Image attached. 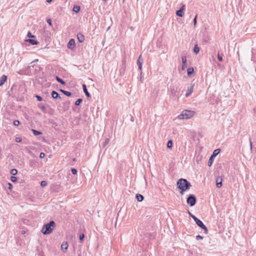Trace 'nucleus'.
<instances>
[{"label": "nucleus", "instance_id": "obj_1", "mask_svg": "<svg viewBox=\"0 0 256 256\" xmlns=\"http://www.w3.org/2000/svg\"><path fill=\"white\" fill-rule=\"evenodd\" d=\"M176 186L180 190V194H184V192L190 190L192 186L190 182L184 178H180L176 182Z\"/></svg>", "mask_w": 256, "mask_h": 256}, {"label": "nucleus", "instance_id": "obj_2", "mask_svg": "<svg viewBox=\"0 0 256 256\" xmlns=\"http://www.w3.org/2000/svg\"><path fill=\"white\" fill-rule=\"evenodd\" d=\"M55 226V222L54 220H51L48 224L44 225L42 229V232L44 234H48L51 233Z\"/></svg>", "mask_w": 256, "mask_h": 256}, {"label": "nucleus", "instance_id": "obj_3", "mask_svg": "<svg viewBox=\"0 0 256 256\" xmlns=\"http://www.w3.org/2000/svg\"><path fill=\"white\" fill-rule=\"evenodd\" d=\"M195 114V112L190 110H184L178 116V118L180 120L182 119H189L192 118Z\"/></svg>", "mask_w": 256, "mask_h": 256}, {"label": "nucleus", "instance_id": "obj_4", "mask_svg": "<svg viewBox=\"0 0 256 256\" xmlns=\"http://www.w3.org/2000/svg\"><path fill=\"white\" fill-rule=\"evenodd\" d=\"M196 198L193 194H190L188 198H186V203L190 206H194L196 204Z\"/></svg>", "mask_w": 256, "mask_h": 256}, {"label": "nucleus", "instance_id": "obj_5", "mask_svg": "<svg viewBox=\"0 0 256 256\" xmlns=\"http://www.w3.org/2000/svg\"><path fill=\"white\" fill-rule=\"evenodd\" d=\"M194 220L195 222L196 223V224L199 227H200L201 228L204 230V234H208V229L206 227V226L204 224V223L202 222V220H199L197 218H194Z\"/></svg>", "mask_w": 256, "mask_h": 256}, {"label": "nucleus", "instance_id": "obj_6", "mask_svg": "<svg viewBox=\"0 0 256 256\" xmlns=\"http://www.w3.org/2000/svg\"><path fill=\"white\" fill-rule=\"evenodd\" d=\"M185 10V6L182 5L180 8L176 11V16L182 17L184 14V10Z\"/></svg>", "mask_w": 256, "mask_h": 256}, {"label": "nucleus", "instance_id": "obj_7", "mask_svg": "<svg viewBox=\"0 0 256 256\" xmlns=\"http://www.w3.org/2000/svg\"><path fill=\"white\" fill-rule=\"evenodd\" d=\"M144 62V60L142 58V55H140L138 56V60H137V64L138 68V69L142 71V66Z\"/></svg>", "mask_w": 256, "mask_h": 256}, {"label": "nucleus", "instance_id": "obj_8", "mask_svg": "<svg viewBox=\"0 0 256 256\" xmlns=\"http://www.w3.org/2000/svg\"><path fill=\"white\" fill-rule=\"evenodd\" d=\"M75 41L74 39H70L68 44V48L70 50H73L75 48Z\"/></svg>", "mask_w": 256, "mask_h": 256}, {"label": "nucleus", "instance_id": "obj_9", "mask_svg": "<svg viewBox=\"0 0 256 256\" xmlns=\"http://www.w3.org/2000/svg\"><path fill=\"white\" fill-rule=\"evenodd\" d=\"M222 177L218 176V177L216 178V186L218 188H220L222 187Z\"/></svg>", "mask_w": 256, "mask_h": 256}, {"label": "nucleus", "instance_id": "obj_10", "mask_svg": "<svg viewBox=\"0 0 256 256\" xmlns=\"http://www.w3.org/2000/svg\"><path fill=\"white\" fill-rule=\"evenodd\" d=\"M193 88L194 85H192L188 88L186 92V97H188L192 94L193 91Z\"/></svg>", "mask_w": 256, "mask_h": 256}, {"label": "nucleus", "instance_id": "obj_11", "mask_svg": "<svg viewBox=\"0 0 256 256\" xmlns=\"http://www.w3.org/2000/svg\"><path fill=\"white\" fill-rule=\"evenodd\" d=\"M182 70H184L186 68V56H183L182 58Z\"/></svg>", "mask_w": 256, "mask_h": 256}, {"label": "nucleus", "instance_id": "obj_12", "mask_svg": "<svg viewBox=\"0 0 256 256\" xmlns=\"http://www.w3.org/2000/svg\"><path fill=\"white\" fill-rule=\"evenodd\" d=\"M52 96L54 99H61L59 94L55 90H53L52 92Z\"/></svg>", "mask_w": 256, "mask_h": 256}, {"label": "nucleus", "instance_id": "obj_13", "mask_svg": "<svg viewBox=\"0 0 256 256\" xmlns=\"http://www.w3.org/2000/svg\"><path fill=\"white\" fill-rule=\"evenodd\" d=\"M82 86L83 90H84L86 96L88 98L91 97V96H90V94L88 92V90H87L86 85L85 84H83Z\"/></svg>", "mask_w": 256, "mask_h": 256}, {"label": "nucleus", "instance_id": "obj_14", "mask_svg": "<svg viewBox=\"0 0 256 256\" xmlns=\"http://www.w3.org/2000/svg\"><path fill=\"white\" fill-rule=\"evenodd\" d=\"M77 38L80 42H82L84 40V36L81 33H78L77 34Z\"/></svg>", "mask_w": 256, "mask_h": 256}, {"label": "nucleus", "instance_id": "obj_15", "mask_svg": "<svg viewBox=\"0 0 256 256\" xmlns=\"http://www.w3.org/2000/svg\"><path fill=\"white\" fill-rule=\"evenodd\" d=\"M7 80V76L3 75L0 78V86H2Z\"/></svg>", "mask_w": 256, "mask_h": 256}, {"label": "nucleus", "instance_id": "obj_16", "mask_svg": "<svg viewBox=\"0 0 256 256\" xmlns=\"http://www.w3.org/2000/svg\"><path fill=\"white\" fill-rule=\"evenodd\" d=\"M38 106L42 110L43 112L50 114V112L46 110V107L42 104H38Z\"/></svg>", "mask_w": 256, "mask_h": 256}, {"label": "nucleus", "instance_id": "obj_17", "mask_svg": "<svg viewBox=\"0 0 256 256\" xmlns=\"http://www.w3.org/2000/svg\"><path fill=\"white\" fill-rule=\"evenodd\" d=\"M68 245L66 242H64L61 245V248L63 251L66 252L68 250Z\"/></svg>", "mask_w": 256, "mask_h": 256}, {"label": "nucleus", "instance_id": "obj_18", "mask_svg": "<svg viewBox=\"0 0 256 256\" xmlns=\"http://www.w3.org/2000/svg\"><path fill=\"white\" fill-rule=\"evenodd\" d=\"M126 70V64L123 62L122 67L120 69V75H124Z\"/></svg>", "mask_w": 256, "mask_h": 256}, {"label": "nucleus", "instance_id": "obj_19", "mask_svg": "<svg viewBox=\"0 0 256 256\" xmlns=\"http://www.w3.org/2000/svg\"><path fill=\"white\" fill-rule=\"evenodd\" d=\"M26 42L30 43L32 45H36L38 44V42L37 40H34V39H31V38L26 40Z\"/></svg>", "mask_w": 256, "mask_h": 256}, {"label": "nucleus", "instance_id": "obj_20", "mask_svg": "<svg viewBox=\"0 0 256 256\" xmlns=\"http://www.w3.org/2000/svg\"><path fill=\"white\" fill-rule=\"evenodd\" d=\"M70 102L69 101L66 102H64L63 104L64 106V111L68 110L70 107Z\"/></svg>", "mask_w": 256, "mask_h": 256}, {"label": "nucleus", "instance_id": "obj_21", "mask_svg": "<svg viewBox=\"0 0 256 256\" xmlns=\"http://www.w3.org/2000/svg\"><path fill=\"white\" fill-rule=\"evenodd\" d=\"M136 198L138 201V202H142L143 200L144 197V196L141 194H136Z\"/></svg>", "mask_w": 256, "mask_h": 256}, {"label": "nucleus", "instance_id": "obj_22", "mask_svg": "<svg viewBox=\"0 0 256 256\" xmlns=\"http://www.w3.org/2000/svg\"><path fill=\"white\" fill-rule=\"evenodd\" d=\"M214 157L211 156L208 160V166H210L213 162L214 160Z\"/></svg>", "mask_w": 256, "mask_h": 256}, {"label": "nucleus", "instance_id": "obj_23", "mask_svg": "<svg viewBox=\"0 0 256 256\" xmlns=\"http://www.w3.org/2000/svg\"><path fill=\"white\" fill-rule=\"evenodd\" d=\"M200 52V48L197 44H196L194 48V52L196 54H198Z\"/></svg>", "mask_w": 256, "mask_h": 256}, {"label": "nucleus", "instance_id": "obj_24", "mask_svg": "<svg viewBox=\"0 0 256 256\" xmlns=\"http://www.w3.org/2000/svg\"><path fill=\"white\" fill-rule=\"evenodd\" d=\"M56 79L58 82L60 83L61 84L63 85L66 84L65 82L58 76H56Z\"/></svg>", "mask_w": 256, "mask_h": 256}, {"label": "nucleus", "instance_id": "obj_25", "mask_svg": "<svg viewBox=\"0 0 256 256\" xmlns=\"http://www.w3.org/2000/svg\"><path fill=\"white\" fill-rule=\"evenodd\" d=\"M60 91L62 92L64 95L68 96H71L72 95V94L70 92H68V91H66V90H60Z\"/></svg>", "mask_w": 256, "mask_h": 256}, {"label": "nucleus", "instance_id": "obj_26", "mask_svg": "<svg viewBox=\"0 0 256 256\" xmlns=\"http://www.w3.org/2000/svg\"><path fill=\"white\" fill-rule=\"evenodd\" d=\"M220 148L214 150L212 156L215 158L220 153Z\"/></svg>", "mask_w": 256, "mask_h": 256}, {"label": "nucleus", "instance_id": "obj_27", "mask_svg": "<svg viewBox=\"0 0 256 256\" xmlns=\"http://www.w3.org/2000/svg\"><path fill=\"white\" fill-rule=\"evenodd\" d=\"M32 132H33L34 134V136H39V135H40V134H42V132H40V131H38V130H34V129H32Z\"/></svg>", "mask_w": 256, "mask_h": 256}, {"label": "nucleus", "instance_id": "obj_28", "mask_svg": "<svg viewBox=\"0 0 256 256\" xmlns=\"http://www.w3.org/2000/svg\"><path fill=\"white\" fill-rule=\"evenodd\" d=\"M194 72V68H188L187 70V74L188 76H190Z\"/></svg>", "mask_w": 256, "mask_h": 256}, {"label": "nucleus", "instance_id": "obj_29", "mask_svg": "<svg viewBox=\"0 0 256 256\" xmlns=\"http://www.w3.org/2000/svg\"><path fill=\"white\" fill-rule=\"evenodd\" d=\"M167 148H170L172 146V140H169L167 142Z\"/></svg>", "mask_w": 256, "mask_h": 256}, {"label": "nucleus", "instance_id": "obj_30", "mask_svg": "<svg viewBox=\"0 0 256 256\" xmlns=\"http://www.w3.org/2000/svg\"><path fill=\"white\" fill-rule=\"evenodd\" d=\"M80 10V6H74L73 8V10L76 12H78Z\"/></svg>", "mask_w": 256, "mask_h": 256}, {"label": "nucleus", "instance_id": "obj_31", "mask_svg": "<svg viewBox=\"0 0 256 256\" xmlns=\"http://www.w3.org/2000/svg\"><path fill=\"white\" fill-rule=\"evenodd\" d=\"M18 173V170L16 169V168H13L10 171V174L12 175V176H15Z\"/></svg>", "mask_w": 256, "mask_h": 256}, {"label": "nucleus", "instance_id": "obj_32", "mask_svg": "<svg viewBox=\"0 0 256 256\" xmlns=\"http://www.w3.org/2000/svg\"><path fill=\"white\" fill-rule=\"evenodd\" d=\"M82 102V98L78 99L75 102V105L78 106Z\"/></svg>", "mask_w": 256, "mask_h": 256}, {"label": "nucleus", "instance_id": "obj_33", "mask_svg": "<svg viewBox=\"0 0 256 256\" xmlns=\"http://www.w3.org/2000/svg\"><path fill=\"white\" fill-rule=\"evenodd\" d=\"M84 234H82L80 235L79 238L80 240V242L82 243L84 239Z\"/></svg>", "mask_w": 256, "mask_h": 256}, {"label": "nucleus", "instance_id": "obj_34", "mask_svg": "<svg viewBox=\"0 0 256 256\" xmlns=\"http://www.w3.org/2000/svg\"><path fill=\"white\" fill-rule=\"evenodd\" d=\"M17 178L14 176H12L10 178V180L13 182H16L17 181Z\"/></svg>", "mask_w": 256, "mask_h": 256}, {"label": "nucleus", "instance_id": "obj_35", "mask_svg": "<svg viewBox=\"0 0 256 256\" xmlns=\"http://www.w3.org/2000/svg\"><path fill=\"white\" fill-rule=\"evenodd\" d=\"M48 184V183L45 180H42L41 182H40V186H42V187H44L46 186H47Z\"/></svg>", "mask_w": 256, "mask_h": 256}, {"label": "nucleus", "instance_id": "obj_36", "mask_svg": "<svg viewBox=\"0 0 256 256\" xmlns=\"http://www.w3.org/2000/svg\"><path fill=\"white\" fill-rule=\"evenodd\" d=\"M108 142H109V139L106 138L102 144L103 147L106 146L108 144Z\"/></svg>", "mask_w": 256, "mask_h": 256}, {"label": "nucleus", "instance_id": "obj_37", "mask_svg": "<svg viewBox=\"0 0 256 256\" xmlns=\"http://www.w3.org/2000/svg\"><path fill=\"white\" fill-rule=\"evenodd\" d=\"M28 37L29 38H35V36L34 35H32V33L30 32H28L27 34Z\"/></svg>", "mask_w": 256, "mask_h": 256}, {"label": "nucleus", "instance_id": "obj_38", "mask_svg": "<svg viewBox=\"0 0 256 256\" xmlns=\"http://www.w3.org/2000/svg\"><path fill=\"white\" fill-rule=\"evenodd\" d=\"M13 124L15 126H18L20 124V122L18 120H14L13 122Z\"/></svg>", "mask_w": 256, "mask_h": 256}, {"label": "nucleus", "instance_id": "obj_39", "mask_svg": "<svg viewBox=\"0 0 256 256\" xmlns=\"http://www.w3.org/2000/svg\"><path fill=\"white\" fill-rule=\"evenodd\" d=\"M73 174H76L78 172L76 168H72L71 170Z\"/></svg>", "mask_w": 256, "mask_h": 256}, {"label": "nucleus", "instance_id": "obj_40", "mask_svg": "<svg viewBox=\"0 0 256 256\" xmlns=\"http://www.w3.org/2000/svg\"><path fill=\"white\" fill-rule=\"evenodd\" d=\"M22 139L20 137H16V142H22Z\"/></svg>", "mask_w": 256, "mask_h": 256}, {"label": "nucleus", "instance_id": "obj_41", "mask_svg": "<svg viewBox=\"0 0 256 256\" xmlns=\"http://www.w3.org/2000/svg\"><path fill=\"white\" fill-rule=\"evenodd\" d=\"M36 98L37 100L39 102H40L42 100V98L40 96L36 95Z\"/></svg>", "mask_w": 256, "mask_h": 256}, {"label": "nucleus", "instance_id": "obj_42", "mask_svg": "<svg viewBox=\"0 0 256 256\" xmlns=\"http://www.w3.org/2000/svg\"><path fill=\"white\" fill-rule=\"evenodd\" d=\"M188 212L190 216L194 220V218H196V216L193 215L188 210Z\"/></svg>", "mask_w": 256, "mask_h": 256}, {"label": "nucleus", "instance_id": "obj_43", "mask_svg": "<svg viewBox=\"0 0 256 256\" xmlns=\"http://www.w3.org/2000/svg\"><path fill=\"white\" fill-rule=\"evenodd\" d=\"M196 240H201L203 239V237L200 235L196 236Z\"/></svg>", "mask_w": 256, "mask_h": 256}, {"label": "nucleus", "instance_id": "obj_44", "mask_svg": "<svg viewBox=\"0 0 256 256\" xmlns=\"http://www.w3.org/2000/svg\"><path fill=\"white\" fill-rule=\"evenodd\" d=\"M218 58L219 61L222 62V56L220 55L219 54H218Z\"/></svg>", "mask_w": 256, "mask_h": 256}, {"label": "nucleus", "instance_id": "obj_45", "mask_svg": "<svg viewBox=\"0 0 256 256\" xmlns=\"http://www.w3.org/2000/svg\"><path fill=\"white\" fill-rule=\"evenodd\" d=\"M197 16H198V15L196 14V16L194 17V20H193L194 24V26H196V18H197Z\"/></svg>", "mask_w": 256, "mask_h": 256}, {"label": "nucleus", "instance_id": "obj_46", "mask_svg": "<svg viewBox=\"0 0 256 256\" xmlns=\"http://www.w3.org/2000/svg\"><path fill=\"white\" fill-rule=\"evenodd\" d=\"M8 188L10 190H12L13 188L12 184L10 182L8 183Z\"/></svg>", "mask_w": 256, "mask_h": 256}, {"label": "nucleus", "instance_id": "obj_47", "mask_svg": "<svg viewBox=\"0 0 256 256\" xmlns=\"http://www.w3.org/2000/svg\"><path fill=\"white\" fill-rule=\"evenodd\" d=\"M45 156V154L44 152H40V158H44Z\"/></svg>", "mask_w": 256, "mask_h": 256}, {"label": "nucleus", "instance_id": "obj_48", "mask_svg": "<svg viewBox=\"0 0 256 256\" xmlns=\"http://www.w3.org/2000/svg\"><path fill=\"white\" fill-rule=\"evenodd\" d=\"M47 22L50 25V26H52V20L50 19V18H48L47 20Z\"/></svg>", "mask_w": 256, "mask_h": 256}, {"label": "nucleus", "instance_id": "obj_49", "mask_svg": "<svg viewBox=\"0 0 256 256\" xmlns=\"http://www.w3.org/2000/svg\"><path fill=\"white\" fill-rule=\"evenodd\" d=\"M250 149L252 150V140H251L250 138Z\"/></svg>", "mask_w": 256, "mask_h": 256}, {"label": "nucleus", "instance_id": "obj_50", "mask_svg": "<svg viewBox=\"0 0 256 256\" xmlns=\"http://www.w3.org/2000/svg\"><path fill=\"white\" fill-rule=\"evenodd\" d=\"M52 0H46V2H48V3H50L52 2Z\"/></svg>", "mask_w": 256, "mask_h": 256}, {"label": "nucleus", "instance_id": "obj_51", "mask_svg": "<svg viewBox=\"0 0 256 256\" xmlns=\"http://www.w3.org/2000/svg\"><path fill=\"white\" fill-rule=\"evenodd\" d=\"M72 160H73L74 162L76 161V158H74L72 159Z\"/></svg>", "mask_w": 256, "mask_h": 256}, {"label": "nucleus", "instance_id": "obj_52", "mask_svg": "<svg viewBox=\"0 0 256 256\" xmlns=\"http://www.w3.org/2000/svg\"><path fill=\"white\" fill-rule=\"evenodd\" d=\"M133 118H134L132 116V119H131V120H132V122L134 121Z\"/></svg>", "mask_w": 256, "mask_h": 256}, {"label": "nucleus", "instance_id": "obj_53", "mask_svg": "<svg viewBox=\"0 0 256 256\" xmlns=\"http://www.w3.org/2000/svg\"><path fill=\"white\" fill-rule=\"evenodd\" d=\"M124 0H123V2H124Z\"/></svg>", "mask_w": 256, "mask_h": 256}]
</instances>
